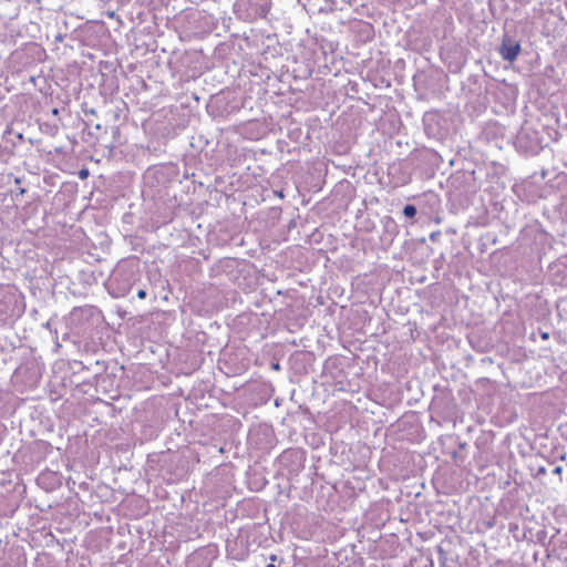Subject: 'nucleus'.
Returning a JSON list of instances; mask_svg holds the SVG:
<instances>
[{"instance_id":"obj_1","label":"nucleus","mask_w":567,"mask_h":567,"mask_svg":"<svg viewBox=\"0 0 567 567\" xmlns=\"http://www.w3.org/2000/svg\"><path fill=\"white\" fill-rule=\"evenodd\" d=\"M520 50L522 48L519 42L513 40L512 38L505 37L499 48V54L502 55L503 60L514 62L518 58Z\"/></svg>"},{"instance_id":"obj_3","label":"nucleus","mask_w":567,"mask_h":567,"mask_svg":"<svg viewBox=\"0 0 567 567\" xmlns=\"http://www.w3.org/2000/svg\"><path fill=\"white\" fill-rule=\"evenodd\" d=\"M137 297H138L140 299H144V298L146 297V291H145V290H143V289L138 290V291H137Z\"/></svg>"},{"instance_id":"obj_5","label":"nucleus","mask_w":567,"mask_h":567,"mask_svg":"<svg viewBox=\"0 0 567 567\" xmlns=\"http://www.w3.org/2000/svg\"><path fill=\"white\" fill-rule=\"evenodd\" d=\"M45 477H47V474H41V475L38 477V481H39V482H42Z\"/></svg>"},{"instance_id":"obj_4","label":"nucleus","mask_w":567,"mask_h":567,"mask_svg":"<svg viewBox=\"0 0 567 567\" xmlns=\"http://www.w3.org/2000/svg\"><path fill=\"white\" fill-rule=\"evenodd\" d=\"M87 176V171H81L80 172V177L81 178H85Z\"/></svg>"},{"instance_id":"obj_6","label":"nucleus","mask_w":567,"mask_h":567,"mask_svg":"<svg viewBox=\"0 0 567 567\" xmlns=\"http://www.w3.org/2000/svg\"><path fill=\"white\" fill-rule=\"evenodd\" d=\"M561 472V467L560 466H557L555 470H554V473L556 474H559Z\"/></svg>"},{"instance_id":"obj_7","label":"nucleus","mask_w":567,"mask_h":567,"mask_svg":"<svg viewBox=\"0 0 567 567\" xmlns=\"http://www.w3.org/2000/svg\"><path fill=\"white\" fill-rule=\"evenodd\" d=\"M542 339L547 340L548 339V333L547 332L542 333Z\"/></svg>"},{"instance_id":"obj_8","label":"nucleus","mask_w":567,"mask_h":567,"mask_svg":"<svg viewBox=\"0 0 567 567\" xmlns=\"http://www.w3.org/2000/svg\"><path fill=\"white\" fill-rule=\"evenodd\" d=\"M267 567H276L274 564H269L267 565Z\"/></svg>"},{"instance_id":"obj_2","label":"nucleus","mask_w":567,"mask_h":567,"mask_svg":"<svg viewBox=\"0 0 567 567\" xmlns=\"http://www.w3.org/2000/svg\"><path fill=\"white\" fill-rule=\"evenodd\" d=\"M403 214L408 218H413L416 215V208L413 205H406L403 208Z\"/></svg>"}]
</instances>
